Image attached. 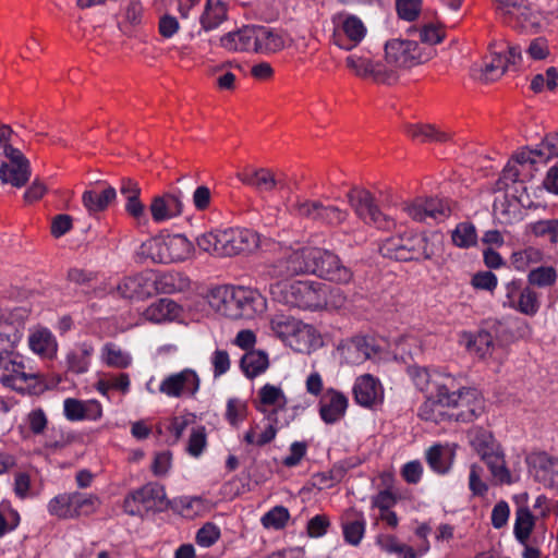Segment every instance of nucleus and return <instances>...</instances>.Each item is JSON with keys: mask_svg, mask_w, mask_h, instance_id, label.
I'll return each mask as SVG.
<instances>
[{"mask_svg": "<svg viewBox=\"0 0 558 558\" xmlns=\"http://www.w3.org/2000/svg\"><path fill=\"white\" fill-rule=\"evenodd\" d=\"M345 65L359 77L372 78L378 84H393V72L386 70L380 61L373 62L367 54H350L345 59Z\"/></svg>", "mask_w": 558, "mask_h": 558, "instance_id": "a211bd4d", "label": "nucleus"}, {"mask_svg": "<svg viewBox=\"0 0 558 558\" xmlns=\"http://www.w3.org/2000/svg\"><path fill=\"white\" fill-rule=\"evenodd\" d=\"M481 459L486 463L493 477L498 483L510 484L512 482L511 474L506 466L504 454L498 447Z\"/></svg>", "mask_w": 558, "mask_h": 558, "instance_id": "c03bdc74", "label": "nucleus"}, {"mask_svg": "<svg viewBox=\"0 0 558 558\" xmlns=\"http://www.w3.org/2000/svg\"><path fill=\"white\" fill-rule=\"evenodd\" d=\"M264 421H266V425L260 433H258L260 429L259 424H254L244 434L243 439L247 445L263 447L276 438L279 428L289 425V420L282 422L280 417H276L274 412L266 413Z\"/></svg>", "mask_w": 558, "mask_h": 558, "instance_id": "a878e982", "label": "nucleus"}, {"mask_svg": "<svg viewBox=\"0 0 558 558\" xmlns=\"http://www.w3.org/2000/svg\"><path fill=\"white\" fill-rule=\"evenodd\" d=\"M490 60L485 61L478 69L476 78L484 83L495 82L500 78L505 72L518 64L522 59V49L519 45L508 41L492 43L489 45Z\"/></svg>", "mask_w": 558, "mask_h": 558, "instance_id": "0eeeda50", "label": "nucleus"}, {"mask_svg": "<svg viewBox=\"0 0 558 558\" xmlns=\"http://www.w3.org/2000/svg\"><path fill=\"white\" fill-rule=\"evenodd\" d=\"M28 343L32 351L46 357H51L57 352L56 339L48 329L34 331L29 336Z\"/></svg>", "mask_w": 558, "mask_h": 558, "instance_id": "37998d69", "label": "nucleus"}, {"mask_svg": "<svg viewBox=\"0 0 558 558\" xmlns=\"http://www.w3.org/2000/svg\"><path fill=\"white\" fill-rule=\"evenodd\" d=\"M220 257L251 252L258 245L257 234L250 229L228 228L219 230Z\"/></svg>", "mask_w": 558, "mask_h": 558, "instance_id": "dca6fc26", "label": "nucleus"}, {"mask_svg": "<svg viewBox=\"0 0 558 558\" xmlns=\"http://www.w3.org/2000/svg\"><path fill=\"white\" fill-rule=\"evenodd\" d=\"M434 57L432 48L424 49L415 40L395 38L385 45L384 63L386 70L395 74L393 83L399 78V71L408 70L429 61Z\"/></svg>", "mask_w": 558, "mask_h": 558, "instance_id": "39448f33", "label": "nucleus"}, {"mask_svg": "<svg viewBox=\"0 0 558 558\" xmlns=\"http://www.w3.org/2000/svg\"><path fill=\"white\" fill-rule=\"evenodd\" d=\"M558 279V272L553 266H538L527 274V286L537 288L553 287Z\"/></svg>", "mask_w": 558, "mask_h": 558, "instance_id": "3c124183", "label": "nucleus"}, {"mask_svg": "<svg viewBox=\"0 0 558 558\" xmlns=\"http://www.w3.org/2000/svg\"><path fill=\"white\" fill-rule=\"evenodd\" d=\"M181 306L170 299H160L145 311V317L154 323L174 320L180 317Z\"/></svg>", "mask_w": 558, "mask_h": 558, "instance_id": "4c0bfd02", "label": "nucleus"}, {"mask_svg": "<svg viewBox=\"0 0 558 558\" xmlns=\"http://www.w3.org/2000/svg\"><path fill=\"white\" fill-rule=\"evenodd\" d=\"M365 529L366 520L362 512L350 509L344 513L342 519V532L344 541L348 544L357 546L365 534Z\"/></svg>", "mask_w": 558, "mask_h": 558, "instance_id": "c756f323", "label": "nucleus"}, {"mask_svg": "<svg viewBox=\"0 0 558 558\" xmlns=\"http://www.w3.org/2000/svg\"><path fill=\"white\" fill-rule=\"evenodd\" d=\"M558 72L556 68L550 66L546 70L545 74H536L531 82V88L538 93L543 90L544 86L549 90H554L557 87Z\"/></svg>", "mask_w": 558, "mask_h": 558, "instance_id": "680f3d73", "label": "nucleus"}, {"mask_svg": "<svg viewBox=\"0 0 558 558\" xmlns=\"http://www.w3.org/2000/svg\"><path fill=\"white\" fill-rule=\"evenodd\" d=\"M544 259V254L536 247H526L521 252L513 254V264L518 269H524L531 264H539Z\"/></svg>", "mask_w": 558, "mask_h": 558, "instance_id": "052dcab7", "label": "nucleus"}, {"mask_svg": "<svg viewBox=\"0 0 558 558\" xmlns=\"http://www.w3.org/2000/svg\"><path fill=\"white\" fill-rule=\"evenodd\" d=\"M377 353L366 337H354L343 347V355L350 364H361Z\"/></svg>", "mask_w": 558, "mask_h": 558, "instance_id": "473e14b6", "label": "nucleus"}, {"mask_svg": "<svg viewBox=\"0 0 558 558\" xmlns=\"http://www.w3.org/2000/svg\"><path fill=\"white\" fill-rule=\"evenodd\" d=\"M379 252L384 257L409 262L430 259L436 254V248L425 234L405 232L385 240Z\"/></svg>", "mask_w": 558, "mask_h": 558, "instance_id": "20e7f679", "label": "nucleus"}, {"mask_svg": "<svg viewBox=\"0 0 558 558\" xmlns=\"http://www.w3.org/2000/svg\"><path fill=\"white\" fill-rule=\"evenodd\" d=\"M403 210L408 216L417 222H440L450 214V208L439 198H416L404 203Z\"/></svg>", "mask_w": 558, "mask_h": 558, "instance_id": "f3484780", "label": "nucleus"}, {"mask_svg": "<svg viewBox=\"0 0 558 558\" xmlns=\"http://www.w3.org/2000/svg\"><path fill=\"white\" fill-rule=\"evenodd\" d=\"M100 359L104 364L114 368H126L132 363V356L113 342H107L101 348Z\"/></svg>", "mask_w": 558, "mask_h": 558, "instance_id": "49530a36", "label": "nucleus"}, {"mask_svg": "<svg viewBox=\"0 0 558 558\" xmlns=\"http://www.w3.org/2000/svg\"><path fill=\"white\" fill-rule=\"evenodd\" d=\"M466 348L471 353H475L481 359L490 356L494 350V337L486 330H481L476 335L468 336Z\"/></svg>", "mask_w": 558, "mask_h": 558, "instance_id": "8fccbe9b", "label": "nucleus"}, {"mask_svg": "<svg viewBox=\"0 0 558 558\" xmlns=\"http://www.w3.org/2000/svg\"><path fill=\"white\" fill-rule=\"evenodd\" d=\"M454 388L453 381H449V397L450 403L448 408L452 412L448 415V420L457 422H472L484 410V401L474 388H460L457 391H451Z\"/></svg>", "mask_w": 558, "mask_h": 558, "instance_id": "1a4fd4ad", "label": "nucleus"}, {"mask_svg": "<svg viewBox=\"0 0 558 558\" xmlns=\"http://www.w3.org/2000/svg\"><path fill=\"white\" fill-rule=\"evenodd\" d=\"M5 157L9 161H3L0 165L1 182L15 187L24 186L32 174L29 160L15 147H7Z\"/></svg>", "mask_w": 558, "mask_h": 558, "instance_id": "4468645a", "label": "nucleus"}, {"mask_svg": "<svg viewBox=\"0 0 558 558\" xmlns=\"http://www.w3.org/2000/svg\"><path fill=\"white\" fill-rule=\"evenodd\" d=\"M322 202L312 199H296L291 206V214L299 217L318 222Z\"/></svg>", "mask_w": 558, "mask_h": 558, "instance_id": "864d4df0", "label": "nucleus"}, {"mask_svg": "<svg viewBox=\"0 0 558 558\" xmlns=\"http://www.w3.org/2000/svg\"><path fill=\"white\" fill-rule=\"evenodd\" d=\"M508 306L523 315L533 317L541 308L539 293L530 286H523L521 280L514 279L505 284Z\"/></svg>", "mask_w": 558, "mask_h": 558, "instance_id": "9b49d317", "label": "nucleus"}, {"mask_svg": "<svg viewBox=\"0 0 558 558\" xmlns=\"http://www.w3.org/2000/svg\"><path fill=\"white\" fill-rule=\"evenodd\" d=\"M207 444L206 430L204 426L193 428L189 438L187 452L192 457H199Z\"/></svg>", "mask_w": 558, "mask_h": 558, "instance_id": "e2e57ef3", "label": "nucleus"}, {"mask_svg": "<svg viewBox=\"0 0 558 558\" xmlns=\"http://www.w3.org/2000/svg\"><path fill=\"white\" fill-rule=\"evenodd\" d=\"M63 414L71 422L97 421L102 416V408L97 400L66 398L63 401Z\"/></svg>", "mask_w": 558, "mask_h": 558, "instance_id": "bb28decb", "label": "nucleus"}, {"mask_svg": "<svg viewBox=\"0 0 558 558\" xmlns=\"http://www.w3.org/2000/svg\"><path fill=\"white\" fill-rule=\"evenodd\" d=\"M94 348L90 343L76 344L66 354V368L73 374H84L88 371Z\"/></svg>", "mask_w": 558, "mask_h": 558, "instance_id": "58836bf2", "label": "nucleus"}, {"mask_svg": "<svg viewBox=\"0 0 558 558\" xmlns=\"http://www.w3.org/2000/svg\"><path fill=\"white\" fill-rule=\"evenodd\" d=\"M230 68L240 69L233 61H225L208 68L207 73L214 77V85L220 92H233L236 88V76Z\"/></svg>", "mask_w": 558, "mask_h": 558, "instance_id": "f704fd0d", "label": "nucleus"}, {"mask_svg": "<svg viewBox=\"0 0 558 558\" xmlns=\"http://www.w3.org/2000/svg\"><path fill=\"white\" fill-rule=\"evenodd\" d=\"M0 383L21 395H37L41 391L37 374L1 375Z\"/></svg>", "mask_w": 558, "mask_h": 558, "instance_id": "72a5a7b5", "label": "nucleus"}, {"mask_svg": "<svg viewBox=\"0 0 558 558\" xmlns=\"http://www.w3.org/2000/svg\"><path fill=\"white\" fill-rule=\"evenodd\" d=\"M254 25H245L235 32H229L220 38V45L228 51H246L255 53Z\"/></svg>", "mask_w": 558, "mask_h": 558, "instance_id": "c85d7f7f", "label": "nucleus"}, {"mask_svg": "<svg viewBox=\"0 0 558 558\" xmlns=\"http://www.w3.org/2000/svg\"><path fill=\"white\" fill-rule=\"evenodd\" d=\"M396 7L401 19L413 21L421 12L422 0H397Z\"/></svg>", "mask_w": 558, "mask_h": 558, "instance_id": "0e129e2a", "label": "nucleus"}, {"mask_svg": "<svg viewBox=\"0 0 558 558\" xmlns=\"http://www.w3.org/2000/svg\"><path fill=\"white\" fill-rule=\"evenodd\" d=\"M169 506L170 500L167 499L165 487L156 482L147 483L130 492L123 501L125 513L141 518L149 512H161Z\"/></svg>", "mask_w": 558, "mask_h": 558, "instance_id": "423d86ee", "label": "nucleus"}, {"mask_svg": "<svg viewBox=\"0 0 558 558\" xmlns=\"http://www.w3.org/2000/svg\"><path fill=\"white\" fill-rule=\"evenodd\" d=\"M314 255L313 275L337 283H349L352 280V270L335 253L315 247Z\"/></svg>", "mask_w": 558, "mask_h": 558, "instance_id": "f8f14e48", "label": "nucleus"}, {"mask_svg": "<svg viewBox=\"0 0 558 558\" xmlns=\"http://www.w3.org/2000/svg\"><path fill=\"white\" fill-rule=\"evenodd\" d=\"M468 437L472 448L481 458L498 447L494 441L492 433L483 427L472 428L468 433Z\"/></svg>", "mask_w": 558, "mask_h": 558, "instance_id": "09e8293b", "label": "nucleus"}, {"mask_svg": "<svg viewBox=\"0 0 558 558\" xmlns=\"http://www.w3.org/2000/svg\"><path fill=\"white\" fill-rule=\"evenodd\" d=\"M71 498L73 510H75V518L93 513L99 505L98 498L95 495L73 492L71 493Z\"/></svg>", "mask_w": 558, "mask_h": 558, "instance_id": "5fc2aeb1", "label": "nucleus"}, {"mask_svg": "<svg viewBox=\"0 0 558 558\" xmlns=\"http://www.w3.org/2000/svg\"><path fill=\"white\" fill-rule=\"evenodd\" d=\"M348 398L340 391L328 388L319 401V415L326 424L339 422L347 412Z\"/></svg>", "mask_w": 558, "mask_h": 558, "instance_id": "5701e85b", "label": "nucleus"}, {"mask_svg": "<svg viewBox=\"0 0 558 558\" xmlns=\"http://www.w3.org/2000/svg\"><path fill=\"white\" fill-rule=\"evenodd\" d=\"M154 283L158 292L171 294L187 289L190 286V280L181 272L167 271L160 274Z\"/></svg>", "mask_w": 558, "mask_h": 558, "instance_id": "79ce46f5", "label": "nucleus"}, {"mask_svg": "<svg viewBox=\"0 0 558 558\" xmlns=\"http://www.w3.org/2000/svg\"><path fill=\"white\" fill-rule=\"evenodd\" d=\"M117 197V191L111 185L102 190H87L83 193L82 202L89 214H97L107 209Z\"/></svg>", "mask_w": 558, "mask_h": 558, "instance_id": "2f4dec72", "label": "nucleus"}, {"mask_svg": "<svg viewBox=\"0 0 558 558\" xmlns=\"http://www.w3.org/2000/svg\"><path fill=\"white\" fill-rule=\"evenodd\" d=\"M290 518L289 510L283 506H276L262 517V524L266 529L281 530Z\"/></svg>", "mask_w": 558, "mask_h": 558, "instance_id": "4d7b16f0", "label": "nucleus"}, {"mask_svg": "<svg viewBox=\"0 0 558 558\" xmlns=\"http://www.w3.org/2000/svg\"><path fill=\"white\" fill-rule=\"evenodd\" d=\"M498 283V279L492 271H478L473 275L471 284L474 289L493 292Z\"/></svg>", "mask_w": 558, "mask_h": 558, "instance_id": "69168bd1", "label": "nucleus"}, {"mask_svg": "<svg viewBox=\"0 0 558 558\" xmlns=\"http://www.w3.org/2000/svg\"><path fill=\"white\" fill-rule=\"evenodd\" d=\"M181 196V191L155 196L149 205L153 220L160 223L180 216L183 211Z\"/></svg>", "mask_w": 558, "mask_h": 558, "instance_id": "412c9836", "label": "nucleus"}, {"mask_svg": "<svg viewBox=\"0 0 558 558\" xmlns=\"http://www.w3.org/2000/svg\"><path fill=\"white\" fill-rule=\"evenodd\" d=\"M315 247H302L293 251L279 262L280 274L286 277L313 274Z\"/></svg>", "mask_w": 558, "mask_h": 558, "instance_id": "4be33fe9", "label": "nucleus"}, {"mask_svg": "<svg viewBox=\"0 0 558 558\" xmlns=\"http://www.w3.org/2000/svg\"><path fill=\"white\" fill-rule=\"evenodd\" d=\"M194 254L193 243L183 234H158L143 242L136 251V258L144 263H179Z\"/></svg>", "mask_w": 558, "mask_h": 558, "instance_id": "f257e3e1", "label": "nucleus"}, {"mask_svg": "<svg viewBox=\"0 0 558 558\" xmlns=\"http://www.w3.org/2000/svg\"><path fill=\"white\" fill-rule=\"evenodd\" d=\"M451 239L453 244L459 247L473 246L477 240L475 227L468 222L459 223L452 231Z\"/></svg>", "mask_w": 558, "mask_h": 558, "instance_id": "6e6d98bb", "label": "nucleus"}, {"mask_svg": "<svg viewBox=\"0 0 558 558\" xmlns=\"http://www.w3.org/2000/svg\"><path fill=\"white\" fill-rule=\"evenodd\" d=\"M326 291L327 284L313 280L295 281L289 286L281 283L271 286L274 295L281 294V298H278L280 302L306 311L324 310Z\"/></svg>", "mask_w": 558, "mask_h": 558, "instance_id": "7ed1b4c3", "label": "nucleus"}, {"mask_svg": "<svg viewBox=\"0 0 558 558\" xmlns=\"http://www.w3.org/2000/svg\"><path fill=\"white\" fill-rule=\"evenodd\" d=\"M405 133L413 141L420 143H446L450 141L451 134L437 129L433 124H409Z\"/></svg>", "mask_w": 558, "mask_h": 558, "instance_id": "e433bc0d", "label": "nucleus"}, {"mask_svg": "<svg viewBox=\"0 0 558 558\" xmlns=\"http://www.w3.org/2000/svg\"><path fill=\"white\" fill-rule=\"evenodd\" d=\"M287 397L280 387L271 384L264 385L257 393V399L254 400L255 409L263 415L274 412L276 417L287 410Z\"/></svg>", "mask_w": 558, "mask_h": 558, "instance_id": "b1692460", "label": "nucleus"}, {"mask_svg": "<svg viewBox=\"0 0 558 558\" xmlns=\"http://www.w3.org/2000/svg\"><path fill=\"white\" fill-rule=\"evenodd\" d=\"M531 231L536 236H547L550 243H558V219L538 220L531 225Z\"/></svg>", "mask_w": 558, "mask_h": 558, "instance_id": "bf43d9fd", "label": "nucleus"}, {"mask_svg": "<svg viewBox=\"0 0 558 558\" xmlns=\"http://www.w3.org/2000/svg\"><path fill=\"white\" fill-rule=\"evenodd\" d=\"M48 512L59 519L75 518L73 510L71 493L59 494L48 502Z\"/></svg>", "mask_w": 558, "mask_h": 558, "instance_id": "603ef678", "label": "nucleus"}, {"mask_svg": "<svg viewBox=\"0 0 558 558\" xmlns=\"http://www.w3.org/2000/svg\"><path fill=\"white\" fill-rule=\"evenodd\" d=\"M332 41L343 50L356 47L366 36V27L362 20L355 15L340 12L332 16Z\"/></svg>", "mask_w": 558, "mask_h": 558, "instance_id": "9d476101", "label": "nucleus"}, {"mask_svg": "<svg viewBox=\"0 0 558 558\" xmlns=\"http://www.w3.org/2000/svg\"><path fill=\"white\" fill-rule=\"evenodd\" d=\"M240 366L248 378H254L263 374L268 368V354L263 350L252 349L242 356Z\"/></svg>", "mask_w": 558, "mask_h": 558, "instance_id": "ea45409f", "label": "nucleus"}, {"mask_svg": "<svg viewBox=\"0 0 558 558\" xmlns=\"http://www.w3.org/2000/svg\"><path fill=\"white\" fill-rule=\"evenodd\" d=\"M535 518L526 507H520L515 512L513 533L520 544H525L533 531Z\"/></svg>", "mask_w": 558, "mask_h": 558, "instance_id": "de8ad7c7", "label": "nucleus"}, {"mask_svg": "<svg viewBox=\"0 0 558 558\" xmlns=\"http://www.w3.org/2000/svg\"><path fill=\"white\" fill-rule=\"evenodd\" d=\"M199 386L197 373L192 368H184L166 376L159 385V392L169 398H194Z\"/></svg>", "mask_w": 558, "mask_h": 558, "instance_id": "ddd939ff", "label": "nucleus"}, {"mask_svg": "<svg viewBox=\"0 0 558 558\" xmlns=\"http://www.w3.org/2000/svg\"><path fill=\"white\" fill-rule=\"evenodd\" d=\"M150 282L142 274L123 278L117 290L125 299H144L150 294Z\"/></svg>", "mask_w": 558, "mask_h": 558, "instance_id": "c9c22d12", "label": "nucleus"}, {"mask_svg": "<svg viewBox=\"0 0 558 558\" xmlns=\"http://www.w3.org/2000/svg\"><path fill=\"white\" fill-rule=\"evenodd\" d=\"M449 381H454L451 375H444L442 381H435L436 395L427 397L418 408V416L422 420L441 423L448 418L450 413L445 411V408L450 403Z\"/></svg>", "mask_w": 558, "mask_h": 558, "instance_id": "2eb2a0df", "label": "nucleus"}, {"mask_svg": "<svg viewBox=\"0 0 558 558\" xmlns=\"http://www.w3.org/2000/svg\"><path fill=\"white\" fill-rule=\"evenodd\" d=\"M349 216L345 209H341L333 205H324L322 203L318 222L327 226H339L343 223Z\"/></svg>", "mask_w": 558, "mask_h": 558, "instance_id": "13d9d810", "label": "nucleus"}, {"mask_svg": "<svg viewBox=\"0 0 558 558\" xmlns=\"http://www.w3.org/2000/svg\"><path fill=\"white\" fill-rule=\"evenodd\" d=\"M220 537L219 529L213 523H206L197 531L196 542L202 547H210Z\"/></svg>", "mask_w": 558, "mask_h": 558, "instance_id": "338daca9", "label": "nucleus"}, {"mask_svg": "<svg viewBox=\"0 0 558 558\" xmlns=\"http://www.w3.org/2000/svg\"><path fill=\"white\" fill-rule=\"evenodd\" d=\"M353 395L355 402L365 408H372L384 399L381 384L369 374L356 378Z\"/></svg>", "mask_w": 558, "mask_h": 558, "instance_id": "393cba45", "label": "nucleus"}, {"mask_svg": "<svg viewBox=\"0 0 558 558\" xmlns=\"http://www.w3.org/2000/svg\"><path fill=\"white\" fill-rule=\"evenodd\" d=\"M213 300L216 311L231 319H252L266 308V301L258 292L243 287L218 290Z\"/></svg>", "mask_w": 558, "mask_h": 558, "instance_id": "f03ea898", "label": "nucleus"}, {"mask_svg": "<svg viewBox=\"0 0 558 558\" xmlns=\"http://www.w3.org/2000/svg\"><path fill=\"white\" fill-rule=\"evenodd\" d=\"M536 157L545 158L548 160L553 157H558V133L547 135L536 149Z\"/></svg>", "mask_w": 558, "mask_h": 558, "instance_id": "774afa93", "label": "nucleus"}, {"mask_svg": "<svg viewBox=\"0 0 558 558\" xmlns=\"http://www.w3.org/2000/svg\"><path fill=\"white\" fill-rule=\"evenodd\" d=\"M226 19L227 9L225 4L220 1L207 0L199 22L205 31H211L217 28Z\"/></svg>", "mask_w": 558, "mask_h": 558, "instance_id": "a18cd8bd", "label": "nucleus"}, {"mask_svg": "<svg viewBox=\"0 0 558 558\" xmlns=\"http://www.w3.org/2000/svg\"><path fill=\"white\" fill-rule=\"evenodd\" d=\"M236 177L257 192H272L277 189L276 173L267 168H245Z\"/></svg>", "mask_w": 558, "mask_h": 558, "instance_id": "cd10ccee", "label": "nucleus"}, {"mask_svg": "<svg viewBox=\"0 0 558 558\" xmlns=\"http://www.w3.org/2000/svg\"><path fill=\"white\" fill-rule=\"evenodd\" d=\"M452 460L453 453L447 446L436 444L426 451L429 468L439 474H446L450 470Z\"/></svg>", "mask_w": 558, "mask_h": 558, "instance_id": "a19ab883", "label": "nucleus"}, {"mask_svg": "<svg viewBox=\"0 0 558 558\" xmlns=\"http://www.w3.org/2000/svg\"><path fill=\"white\" fill-rule=\"evenodd\" d=\"M347 198L355 215L365 223L383 230H390L395 227V221L379 209L369 191L353 187L348 192Z\"/></svg>", "mask_w": 558, "mask_h": 558, "instance_id": "6e6552de", "label": "nucleus"}, {"mask_svg": "<svg viewBox=\"0 0 558 558\" xmlns=\"http://www.w3.org/2000/svg\"><path fill=\"white\" fill-rule=\"evenodd\" d=\"M509 11L505 13L507 22L512 24L513 20L524 29L534 28L539 25V17L526 0H515Z\"/></svg>", "mask_w": 558, "mask_h": 558, "instance_id": "7c9ffc66", "label": "nucleus"}, {"mask_svg": "<svg viewBox=\"0 0 558 558\" xmlns=\"http://www.w3.org/2000/svg\"><path fill=\"white\" fill-rule=\"evenodd\" d=\"M533 478L547 488L558 489V460L545 452L527 458Z\"/></svg>", "mask_w": 558, "mask_h": 558, "instance_id": "6ab92c4d", "label": "nucleus"}, {"mask_svg": "<svg viewBox=\"0 0 558 558\" xmlns=\"http://www.w3.org/2000/svg\"><path fill=\"white\" fill-rule=\"evenodd\" d=\"M255 53L270 56L282 51L287 47L288 36L278 28L265 25H254Z\"/></svg>", "mask_w": 558, "mask_h": 558, "instance_id": "aec40b11", "label": "nucleus"}]
</instances>
